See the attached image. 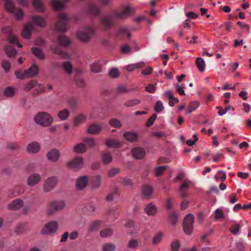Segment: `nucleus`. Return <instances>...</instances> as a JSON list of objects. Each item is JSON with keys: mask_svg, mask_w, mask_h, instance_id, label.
I'll return each mask as SVG.
<instances>
[{"mask_svg": "<svg viewBox=\"0 0 251 251\" xmlns=\"http://www.w3.org/2000/svg\"><path fill=\"white\" fill-rule=\"evenodd\" d=\"M35 123L43 127H48L53 122V118L48 113L40 112L36 114L34 117Z\"/></svg>", "mask_w": 251, "mask_h": 251, "instance_id": "f257e3e1", "label": "nucleus"}, {"mask_svg": "<svg viewBox=\"0 0 251 251\" xmlns=\"http://www.w3.org/2000/svg\"><path fill=\"white\" fill-rule=\"evenodd\" d=\"M94 33V28L91 26L87 25L83 30L78 31L76 33V36L80 41L88 43L90 41Z\"/></svg>", "mask_w": 251, "mask_h": 251, "instance_id": "f03ea898", "label": "nucleus"}, {"mask_svg": "<svg viewBox=\"0 0 251 251\" xmlns=\"http://www.w3.org/2000/svg\"><path fill=\"white\" fill-rule=\"evenodd\" d=\"M116 18L114 13H110L102 17L100 20L102 27L106 30L111 29L115 24Z\"/></svg>", "mask_w": 251, "mask_h": 251, "instance_id": "7ed1b4c3", "label": "nucleus"}, {"mask_svg": "<svg viewBox=\"0 0 251 251\" xmlns=\"http://www.w3.org/2000/svg\"><path fill=\"white\" fill-rule=\"evenodd\" d=\"M68 18L66 14L61 13L58 15V22L55 24V29L57 31L64 32L67 30V23Z\"/></svg>", "mask_w": 251, "mask_h": 251, "instance_id": "20e7f679", "label": "nucleus"}, {"mask_svg": "<svg viewBox=\"0 0 251 251\" xmlns=\"http://www.w3.org/2000/svg\"><path fill=\"white\" fill-rule=\"evenodd\" d=\"M194 217L192 214H188L184 218L183 227L184 232L188 235L191 234L193 230Z\"/></svg>", "mask_w": 251, "mask_h": 251, "instance_id": "39448f33", "label": "nucleus"}, {"mask_svg": "<svg viewBox=\"0 0 251 251\" xmlns=\"http://www.w3.org/2000/svg\"><path fill=\"white\" fill-rule=\"evenodd\" d=\"M58 228L56 221L50 222L45 225L42 229L41 233L44 235H50L55 233Z\"/></svg>", "mask_w": 251, "mask_h": 251, "instance_id": "423d86ee", "label": "nucleus"}, {"mask_svg": "<svg viewBox=\"0 0 251 251\" xmlns=\"http://www.w3.org/2000/svg\"><path fill=\"white\" fill-rule=\"evenodd\" d=\"M65 205L63 201H53L50 204L47 209V213L48 215H51L56 212L62 210Z\"/></svg>", "mask_w": 251, "mask_h": 251, "instance_id": "0eeeda50", "label": "nucleus"}, {"mask_svg": "<svg viewBox=\"0 0 251 251\" xmlns=\"http://www.w3.org/2000/svg\"><path fill=\"white\" fill-rule=\"evenodd\" d=\"M57 178L52 176L48 178L43 185V190L45 192H49L52 190L57 185Z\"/></svg>", "mask_w": 251, "mask_h": 251, "instance_id": "6e6552de", "label": "nucleus"}, {"mask_svg": "<svg viewBox=\"0 0 251 251\" xmlns=\"http://www.w3.org/2000/svg\"><path fill=\"white\" fill-rule=\"evenodd\" d=\"M83 164V159L82 157H77L69 161L67 166L70 169L77 170L82 168Z\"/></svg>", "mask_w": 251, "mask_h": 251, "instance_id": "1a4fd4ad", "label": "nucleus"}, {"mask_svg": "<svg viewBox=\"0 0 251 251\" xmlns=\"http://www.w3.org/2000/svg\"><path fill=\"white\" fill-rule=\"evenodd\" d=\"M32 23L36 26L44 27L47 25V22L45 18L40 15H32L30 16Z\"/></svg>", "mask_w": 251, "mask_h": 251, "instance_id": "9d476101", "label": "nucleus"}, {"mask_svg": "<svg viewBox=\"0 0 251 251\" xmlns=\"http://www.w3.org/2000/svg\"><path fill=\"white\" fill-rule=\"evenodd\" d=\"M41 181V176L38 173L30 174L27 178V184L29 186L32 187L37 185Z\"/></svg>", "mask_w": 251, "mask_h": 251, "instance_id": "9b49d317", "label": "nucleus"}, {"mask_svg": "<svg viewBox=\"0 0 251 251\" xmlns=\"http://www.w3.org/2000/svg\"><path fill=\"white\" fill-rule=\"evenodd\" d=\"M153 193V188L149 184L144 185L141 189V193L146 199H150Z\"/></svg>", "mask_w": 251, "mask_h": 251, "instance_id": "f8f14e48", "label": "nucleus"}, {"mask_svg": "<svg viewBox=\"0 0 251 251\" xmlns=\"http://www.w3.org/2000/svg\"><path fill=\"white\" fill-rule=\"evenodd\" d=\"M191 183V181L186 180L180 185L178 190L181 198H184L187 197L186 192L189 190Z\"/></svg>", "mask_w": 251, "mask_h": 251, "instance_id": "ddd939ff", "label": "nucleus"}, {"mask_svg": "<svg viewBox=\"0 0 251 251\" xmlns=\"http://www.w3.org/2000/svg\"><path fill=\"white\" fill-rule=\"evenodd\" d=\"M123 136L126 141L131 143L137 142L139 139V135L137 133L132 131L125 132Z\"/></svg>", "mask_w": 251, "mask_h": 251, "instance_id": "4468645a", "label": "nucleus"}, {"mask_svg": "<svg viewBox=\"0 0 251 251\" xmlns=\"http://www.w3.org/2000/svg\"><path fill=\"white\" fill-rule=\"evenodd\" d=\"M88 180L86 176L79 177L76 183V187L77 190H81L84 189L88 185Z\"/></svg>", "mask_w": 251, "mask_h": 251, "instance_id": "2eb2a0df", "label": "nucleus"}, {"mask_svg": "<svg viewBox=\"0 0 251 251\" xmlns=\"http://www.w3.org/2000/svg\"><path fill=\"white\" fill-rule=\"evenodd\" d=\"M60 155V152L57 150L53 149L48 152L47 157L50 161L55 162L59 159Z\"/></svg>", "mask_w": 251, "mask_h": 251, "instance_id": "dca6fc26", "label": "nucleus"}, {"mask_svg": "<svg viewBox=\"0 0 251 251\" xmlns=\"http://www.w3.org/2000/svg\"><path fill=\"white\" fill-rule=\"evenodd\" d=\"M33 29V26L31 23H28L25 25L22 31V36L24 38L29 39L31 36V32Z\"/></svg>", "mask_w": 251, "mask_h": 251, "instance_id": "f3484780", "label": "nucleus"}, {"mask_svg": "<svg viewBox=\"0 0 251 251\" xmlns=\"http://www.w3.org/2000/svg\"><path fill=\"white\" fill-rule=\"evenodd\" d=\"M102 129L100 125L93 124L90 125L87 128V132L92 135H97L100 133Z\"/></svg>", "mask_w": 251, "mask_h": 251, "instance_id": "a211bd4d", "label": "nucleus"}, {"mask_svg": "<svg viewBox=\"0 0 251 251\" xmlns=\"http://www.w3.org/2000/svg\"><path fill=\"white\" fill-rule=\"evenodd\" d=\"M24 203L22 200L17 199L9 203L8 209L11 210H17L23 206Z\"/></svg>", "mask_w": 251, "mask_h": 251, "instance_id": "6ab92c4d", "label": "nucleus"}, {"mask_svg": "<svg viewBox=\"0 0 251 251\" xmlns=\"http://www.w3.org/2000/svg\"><path fill=\"white\" fill-rule=\"evenodd\" d=\"M132 153L133 156L137 159H141L145 156V151L141 147H136L132 149Z\"/></svg>", "mask_w": 251, "mask_h": 251, "instance_id": "aec40b11", "label": "nucleus"}, {"mask_svg": "<svg viewBox=\"0 0 251 251\" xmlns=\"http://www.w3.org/2000/svg\"><path fill=\"white\" fill-rule=\"evenodd\" d=\"M25 71L28 78H33L38 75L39 73V68L36 65L33 64Z\"/></svg>", "mask_w": 251, "mask_h": 251, "instance_id": "412c9836", "label": "nucleus"}, {"mask_svg": "<svg viewBox=\"0 0 251 251\" xmlns=\"http://www.w3.org/2000/svg\"><path fill=\"white\" fill-rule=\"evenodd\" d=\"M57 42L60 46L63 47H67L71 44L70 38L64 35H61L58 36Z\"/></svg>", "mask_w": 251, "mask_h": 251, "instance_id": "4be33fe9", "label": "nucleus"}, {"mask_svg": "<svg viewBox=\"0 0 251 251\" xmlns=\"http://www.w3.org/2000/svg\"><path fill=\"white\" fill-rule=\"evenodd\" d=\"M87 11L89 13L93 15L97 16L101 12L100 8L95 4L90 3L87 7Z\"/></svg>", "mask_w": 251, "mask_h": 251, "instance_id": "5701e85b", "label": "nucleus"}, {"mask_svg": "<svg viewBox=\"0 0 251 251\" xmlns=\"http://www.w3.org/2000/svg\"><path fill=\"white\" fill-rule=\"evenodd\" d=\"M31 3L36 11L42 13L45 11V7L41 0H31Z\"/></svg>", "mask_w": 251, "mask_h": 251, "instance_id": "b1692460", "label": "nucleus"}, {"mask_svg": "<svg viewBox=\"0 0 251 251\" xmlns=\"http://www.w3.org/2000/svg\"><path fill=\"white\" fill-rule=\"evenodd\" d=\"M145 211L148 215L154 216L157 213V207L152 202H151L145 208Z\"/></svg>", "mask_w": 251, "mask_h": 251, "instance_id": "393cba45", "label": "nucleus"}, {"mask_svg": "<svg viewBox=\"0 0 251 251\" xmlns=\"http://www.w3.org/2000/svg\"><path fill=\"white\" fill-rule=\"evenodd\" d=\"M40 146L38 143L32 142L28 144L26 150L30 153H36L39 151Z\"/></svg>", "mask_w": 251, "mask_h": 251, "instance_id": "a878e982", "label": "nucleus"}, {"mask_svg": "<svg viewBox=\"0 0 251 251\" xmlns=\"http://www.w3.org/2000/svg\"><path fill=\"white\" fill-rule=\"evenodd\" d=\"M4 51L8 57L10 58H15L17 51L14 48L10 45H6L4 48Z\"/></svg>", "mask_w": 251, "mask_h": 251, "instance_id": "bb28decb", "label": "nucleus"}, {"mask_svg": "<svg viewBox=\"0 0 251 251\" xmlns=\"http://www.w3.org/2000/svg\"><path fill=\"white\" fill-rule=\"evenodd\" d=\"M131 12V8L129 6L126 7L122 11L114 13L116 18L123 19L129 15Z\"/></svg>", "mask_w": 251, "mask_h": 251, "instance_id": "cd10ccee", "label": "nucleus"}, {"mask_svg": "<svg viewBox=\"0 0 251 251\" xmlns=\"http://www.w3.org/2000/svg\"><path fill=\"white\" fill-rule=\"evenodd\" d=\"M31 51L33 54L39 59L44 60L45 58V54L43 50L37 47H32Z\"/></svg>", "mask_w": 251, "mask_h": 251, "instance_id": "c85d7f7f", "label": "nucleus"}, {"mask_svg": "<svg viewBox=\"0 0 251 251\" xmlns=\"http://www.w3.org/2000/svg\"><path fill=\"white\" fill-rule=\"evenodd\" d=\"M145 65V62L143 61H141L140 62L127 65L126 67V69L128 72H132L135 70L136 69L144 68Z\"/></svg>", "mask_w": 251, "mask_h": 251, "instance_id": "c756f323", "label": "nucleus"}, {"mask_svg": "<svg viewBox=\"0 0 251 251\" xmlns=\"http://www.w3.org/2000/svg\"><path fill=\"white\" fill-rule=\"evenodd\" d=\"M105 145L109 148H118L121 146V143L116 139L106 140Z\"/></svg>", "mask_w": 251, "mask_h": 251, "instance_id": "7c9ffc66", "label": "nucleus"}, {"mask_svg": "<svg viewBox=\"0 0 251 251\" xmlns=\"http://www.w3.org/2000/svg\"><path fill=\"white\" fill-rule=\"evenodd\" d=\"M60 66L64 70L65 72L68 75H71L73 73V66L70 62L65 61L60 63Z\"/></svg>", "mask_w": 251, "mask_h": 251, "instance_id": "2f4dec72", "label": "nucleus"}, {"mask_svg": "<svg viewBox=\"0 0 251 251\" xmlns=\"http://www.w3.org/2000/svg\"><path fill=\"white\" fill-rule=\"evenodd\" d=\"M51 5L55 10H61L64 8V3L61 0H53Z\"/></svg>", "mask_w": 251, "mask_h": 251, "instance_id": "473e14b6", "label": "nucleus"}, {"mask_svg": "<svg viewBox=\"0 0 251 251\" xmlns=\"http://www.w3.org/2000/svg\"><path fill=\"white\" fill-rule=\"evenodd\" d=\"M96 208V205L93 202L87 203L84 207V211L90 215H92Z\"/></svg>", "mask_w": 251, "mask_h": 251, "instance_id": "72a5a7b5", "label": "nucleus"}, {"mask_svg": "<svg viewBox=\"0 0 251 251\" xmlns=\"http://www.w3.org/2000/svg\"><path fill=\"white\" fill-rule=\"evenodd\" d=\"M4 0L6 10L9 13H13L16 9L14 3L11 0Z\"/></svg>", "mask_w": 251, "mask_h": 251, "instance_id": "f704fd0d", "label": "nucleus"}, {"mask_svg": "<svg viewBox=\"0 0 251 251\" xmlns=\"http://www.w3.org/2000/svg\"><path fill=\"white\" fill-rule=\"evenodd\" d=\"M196 64L200 72H202L204 71L205 67V63L204 60L202 58H197L196 61Z\"/></svg>", "mask_w": 251, "mask_h": 251, "instance_id": "c9c22d12", "label": "nucleus"}, {"mask_svg": "<svg viewBox=\"0 0 251 251\" xmlns=\"http://www.w3.org/2000/svg\"><path fill=\"white\" fill-rule=\"evenodd\" d=\"M86 116L83 114H80L74 118V124L75 126H78V125L82 124L86 120Z\"/></svg>", "mask_w": 251, "mask_h": 251, "instance_id": "e433bc0d", "label": "nucleus"}, {"mask_svg": "<svg viewBox=\"0 0 251 251\" xmlns=\"http://www.w3.org/2000/svg\"><path fill=\"white\" fill-rule=\"evenodd\" d=\"M86 150V147L83 143L77 144L74 147V151L77 153H83L85 152Z\"/></svg>", "mask_w": 251, "mask_h": 251, "instance_id": "4c0bfd02", "label": "nucleus"}, {"mask_svg": "<svg viewBox=\"0 0 251 251\" xmlns=\"http://www.w3.org/2000/svg\"><path fill=\"white\" fill-rule=\"evenodd\" d=\"M70 114V111L67 109H64L59 111L57 114V116L61 120L65 121L68 119Z\"/></svg>", "mask_w": 251, "mask_h": 251, "instance_id": "58836bf2", "label": "nucleus"}, {"mask_svg": "<svg viewBox=\"0 0 251 251\" xmlns=\"http://www.w3.org/2000/svg\"><path fill=\"white\" fill-rule=\"evenodd\" d=\"M140 102L141 101L138 99L129 100L124 103V106L126 108H130L139 104Z\"/></svg>", "mask_w": 251, "mask_h": 251, "instance_id": "ea45409f", "label": "nucleus"}, {"mask_svg": "<svg viewBox=\"0 0 251 251\" xmlns=\"http://www.w3.org/2000/svg\"><path fill=\"white\" fill-rule=\"evenodd\" d=\"M27 229L26 224L22 223L17 226L15 228V231L18 234H21L26 232Z\"/></svg>", "mask_w": 251, "mask_h": 251, "instance_id": "a19ab883", "label": "nucleus"}, {"mask_svg": "<svg viewBox=\"0 0 251 251\" xmlns=\"http://www.w3.org/2000/svg\"><path fill=\"white\" fill-rule=\"evenodd\" d=\"M101 159L104 164H108L112 161V155L109 152H104L101 155Z\"/></svg>", "mask_w": 251, "mask_h": 251, "instance_id": "79ce46f5", "label": "nucleus"}, {"mask_svg": "<svg viewBox=\"0 0 251 251\" xmlns=\"http://www.w3.org/2000/svg\"><path fill=\"white\" fill-rule=\"evenodd\" d=\"M109 125L114 128H120L122 127L121 122L116 118H112L109 121Z\"/></svg>", "mask_w": 251, "mask_h": 251, "instance_id": "37998d69", "label": "nucleus"}, {"mask_svg": "<svg viewBox=\"0 0 251 251\" xmlns=\"http://www.w3.org/2000/svg\"><path fill=\"white\" fill-rule=\"evenodd\" d=\"M36 85L41 86V84H38L36 81L31 80L26 83L24 89L26 91H30Z\"/></svg>", "mask_w": 251, "mask_h": 251, "instance_id": "c03bdc74", "label": "nucleus"}, {"mask_svg": "<svg viewBox=\"0 0 251 251\" xmlns=\"http://www.w3.org/2000/svg\"><path fill=\"white\" fill-rule=\"evenodd\" d=\"M169 219L171 225H176L178 221V215L175 212H171L169 214Z\"/></svg>", "mask_w": 251, "mask_h": 251, "instance_id": "a18cd8bd", "label": "nucleus"}, {"mask_svg": "<svg viewBox=\"0 0 251 251\" xmlns=\"http://www.w3.org/2000/svg\"><path fill=\"white\" fill-rule=\"evenodd\" d=\"M3 94L6 97H13L15 94V89L12 87H7L4 90Z\"/></svg>", "mask_w": 251, "mask_h": 251, "instance_id": "49530a36", "label": "nucleus"}, {"mask_svg": "<svg viewBox=\"0 0 251 251\" xmlns=\"http://www.w3.org/2000/svg\"><path fill=\"white\" fill-rule=\"evenodd\" d=\"M91 70L94 73H99L101 72V66L98 62H94L91 65Z\"/></svg>", "mask_w": 251, "mask_h": 251, "instance_id": "de8ad7c7", "label": "nucleus"}, {"mask_svg": "<svg viewBox=\"0 0 251 251\" xmlns=\"http://www.w3.org/2000/svg\"><path fill=\"white\" fill-rule=\"evenodd\" d=\"M83 141L89 148H93L96 145V140L92 138H88V137L84 138L83 139Z\"/></svg>", "mask_w": 251, "mask_h": 251, "instance_id": "09e8293b", "label": "nucleus"}, {"mask_svg": "<svg viewBox=\"0 0 251 251\" xmlns=\"http://www.w3.org/2000/svg\"><path fill=\"white\" fill-rule=\"evenodd\" d=\"M163 237L162 232H159L156 234L152 238V244L154 245L158 244L161 242Z\"/></svg>", "mask_w": 251, "mask_h": 251, "instance_id": "8fccbe9b", "label": "nucleus"}, {"mask_svg": "<svg viewBox=\"0 0 251 251\" xmlns=\"http://www.w3.org/2000/svg\"><path fill=\"white\" fill-rule=\"evenodd\" d=\"M113 229L111 228H106L101 230L100 231V236L102 238H106L111 236L113 234Z\"/></svg>", "mask_w": 251, "mask_h": 251, "instance_id": "3c124183", "label": "nucleus"}, {"mask_svg": "<svg viewBox=\"0 0 251 251\" xmlns=\"http://www.w3.org/2000/svg\"><path fill=\"white\" fill-rule=\"evenodd\" d=\"M102 251H115L116 246L114 244L106 243L102 245Z\"/></svg>", "mask_w": 251, "mask_h": 251, "instance_id": "603ef678", "label": "nucleus"}, {"mask_svg": "<svg viewBox=\"0 0 251 251\" xmlns=\"http://www.w3.org/2000/svg\"><path fill=\"white\" fill-rule=\"evenodd\" d=\"M199 106V103L198 101H195L191 103V104L188 106V110L186 112V114H189L193 111L196 110Z\"/></svg>", "mask_w": 251, "mask_h": 251, "instance_id": "864d4df0", "label": "nucleus"}, {"mask_svg": "<svg viewBox=\"0 0 251 251\" xmlns=\"http://www.w3.org/2000/svg\"><path fill=\"white\" fill-rule=\"evenodd\" d=\"M139 246V242L136 239H131L127 243V247L131 250L136 249Z\"/></svg>", "mask_w": 251, "mask_h": 251, "instance_id": "5fc2aeb1", "label": "nucleus"}, {"mask_svg": "<svg viewBox=\"0 0 251 251\" xmlns=\"http://www.w3.org/2000/svg\"><path fill=\"white\" fill-rule=\"evenodd\" d=\"M101 185V176L99 175L95 176L93 180V187L95 189L99 188Z\"/></svg>", "mask_w": 251, "mask_h": 251, "instance_id": "6e6d98bb", "label": "nucleus"}, {"mask_svg": "<svg viewBox=\"0 0 251 251\" xmlns=\"http://www.w3.org/2000/svg\"><path fill=\"white\" fill-rule=\"evenodd\" d=\"M167 166H162L157 167L155 169V175L157 177L161 176L164 171L167 168Z\"/></svg>", "mask_w": 251, "mask_h": 251, "instance_id": "4d7b16f0", "label": "nucleus"}, {"mask_svg": "<svg viewBox=\"0 0 251 251\" xmlns=\"http://www.w3.org/2000/svg\"><path fill=\"white\" fill-rule=\"evenodd\" d=\"M217 108L219 110L218 113L220 116H223L225 114L228 110L231 109L232 111L234 110V108L230 105L226 107L224 110H223L222 107L221 106L217 107Z\"/></svg>", "mask_w": 251, "mask_h": 251, "instance_id": "13d9d810", "label": "nucleus"}, {"mask_svg": "<svg viewBox=\"0 0 251 251\" xmlns=\"http://www.w3.org/2000/svg\"><path fill=\"white\" fill-rule=\"evenodd\" d=\"M120 172V169L119 168H113L108 171L107 175L109 177H112L119 174Z\"/></svg>", "mask_w": 251, "mask_h": 251, "instance_id": "bf43d9fd", "label": "nucleus"}, {"mask_svg": "<svg viewBox=\"0 0 251 251\" xmlns=\"http://www.w3.org/2000/svg\"><path fill=\"white\" fill-rule=\"evenodd\" d=\"M15 75L17 78L20 79H25V78H27V74H26V71L25 72H21V71H16L15 72Z\"/></svg>", "mask_w": 251, "mask_h": 251, "instance_id": "052dcab7", "label": "nucleus"}, {"mask_svg": "<svg viewBox=\"0 0 251 251\" xmlns=\"http://www.w3.org/2000/svg\"><path fill=\"white\" fill-rule=\"evenodd\" d=\"M76 85L78 87H84L85 85V80L80 77H76L74 79Z\"/></svg>", "mask_w": 251, "mask_h": 251, "instance_id": "680f3d73", "label": "nucleus"}, {"mask_svg": "<svg viewBox=\"0 0 251 251\" xmlns=\"http://www.w3.org/2000/svg\"><path fill=\"white\" fill-rule=\"evenodd\" d=\"M100 226V223L98 221H96L91 224L89 227V231L92 232L97 230Z\"/></svg>", "mask_w": 251, "mask_h": 251, "instance_id": "e2e57ef3", "label": "nucleus"}, {"mask_svg": "<svg viewBox=\"0 0 251 251\" xmlns=\"http://www.w3.org/2000/svg\"><path fill=\"white\" fill-rule=\"evenodd\" d=\"M164 108V107L163 106L162 102L160 100L157 101L154 107V110L156 112L159 113L162 111Z\"/></svg>", "mask_w": 251, "mask_h": 251, "instance_id": "0e129e2a", "label": "nucleus"}, {"mask_svg": "<svg viewBox=\"0 0 251 251\" xmlns=\"http://www.w3.org/2000/svg\"><path fill=\"white\" fill-rule=\"evenodd\" d=\"M119 32L122 34L126 35L128 38H130L131 36L130 32L128 31L127 27L126 26H123L120 27Z\"/></svg>", "mask_w": 251, "mask_h": 251, "instance_id": "69168bd1", "label": "nucleus"}, {"mask_svg": "<svg viewBox=\"0 0 251 251\" xmlns=\"http://www.w3.org/2000/svg\"><path fill=\"white\" fill-rule=\"evenodd\" d=\"M109 75L112 78H117L119 75V72L118 69L113 68L110 70Z\"/></svg>", "mask_w": 251, "mask_h": 251, "instance_id": "338daca9", "label": "nucleus"}, {"mask_svg": "<svg viewBox=\"0 0 251 251\" xmlns=\"http://www.w3.org/2000/svg\"><path fill=\"white\" fill-rule=\"evenodd\" d=\"M180 244L178 240H175L171 244L172 251H178L180 248Z\"/></svg>", "mask_w": 251, "mask_h": 251, "instance_id": "774afa93", "label": "nucleus"}]
</instances>
